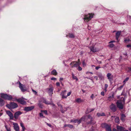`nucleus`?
I'll use <instances>...</instances> for the list:
<instances>
[{
    "label": "nucleus",
    "instance_id": "nucleus-1",
    "mask_svg": "<svg viewBox=\"0 0 131 131\" xmlns=\"http://www.w3.org/2000/svg\"><path fill=\"white\" fill-rule=\"evenodd\" d=\"M123 100L122 101V99L119 100L117 101L116 102V104L117 107L120 109L122 110L123 108V106L124 104L125 99L124 98H122Z\"/></svg>",
    "mask_w": 131,
    "mask_h": 131
},
{
    "label": "nucleus",
    "instance_id": "nucleus-2",
    "mask_svg": "<svg viewBox=\"0 0 131 131\" xmlns=\"http://www.w3.org/2000/svg\"><path fill=\"white\" fill-rule=\"evenodd\" d=\"M0 96L5 100H10L12 99L13 97L10 95H7L6 94L1 93L0 94Z\"/></svg>",
    "mask_w": 131,
    "mask_h": 131
},
{
    "label": "nucleus",
    "instance_id": "nucleus-3",
    "mask_svg": "<svg viewBox=\"0 0 131 131\" xmlns=\"http://www.w3.org/2000/svg\"><path fill=\"white\" fill-rule=\"evenodd\" d=\"M6 106L9 109H11L17 107L18 105L14 102H11L9 104L7 105Z\"/></svg>",
    "mask_w": 131,
    "mask_h": 131
},
{
    "label": "nucleus",
    "instance_id": "nucleus-4",
    "mask_svg": "<svg viewBox=\"0 0 131 131\" xmlns=\"http://www.w3.org/2000/svg\"><path fill=\"white\" fill-rule=\"evenodd\" d=\"M102 127L105 128L106 131H112L111 128V125L106 123H102L101 125Z\"/></svg>",
    "mask_w": 131,
    "mask_h": 131
},
{
    "label": "nucleus",
    "instance_id": "nucleus-5",
    "mask_svg": "<svg viewBox=\"0 0 131 131\" xmlns=\"http://www.w3.org/2000/svg\"><path fill=\"white\" fill-rule=\"evenodd\" d=\"M93 14H89L86 15L84 17V19L85 21L88 22L93 17Z\"/></svg>",
    "mask_w": 131,
    "mask_h": 131
},
{
    "label": "nucleus",
    "instance_id": "nucleus-6",
    "mask_svg": "<svg viewBox=\"0 0 131 131\" xmlns=\"http://www.w3.org/2000/svg\"><path fill=\"white\" fill-rule=\"evenodd\" d=\"M85 120V117H82L80 119H73L71 120V122H73L74 123H77L78 124L80 123L82 121H84Z\"/></svg>",
    "mask_w": 131,
    "mask_h": 131
},
{
    "label": "nucleus",
    "instance_id": "nucleus-7",
    "mask_svg": "<svg viewBox=\"0 0 131 131\" xmlns=\"http://www.w3.org/2000/svg\"><path fill=\"white\" fill-rule=\"evenodd\" d=\"M86 116L87 117V119H91L90 121L88 123V124H94L95 123V122L93 121V118L90 115H88L86 116H84L85 119V117Z\"/></svg>",
    "mask_w": 131,
    "mask_h": 131
},
{
    "label": "nucleus",
    "instance_id": "nucleus-8",
    "mask_svg": "<svg viewBox=\"0 0 131 131\" xmlns=\"http://www.w3.org/2000/svg\"><path fill=\"white\" fill-rule=\"evenodd\" d=\"M19 87L22 92H24L27 90L25 85L22 84L20 82H19Z\"/></svg>",
    "mask_w": 131,
    "mask_h": 131
},
{
    "label": "nucleus",
    "instance_id": "nucleus-9",
    "mask_svg": "<svg viewBox=\"0 0 131 131\" xmlns=\"http://www.w3.org/2000/svg\"><path fill=\"white\" fill-rule=\"evenodd\" d=\"M6 113L9 117L10 119H13L14 118V116L12 113L9 111H6Z\"/></svg>",
    "mask_w": 131,
    "mask_h": 131
},
{
    "label": "nucleus",
    "instance_id": "nucleus-10",
    "mask_svg": "<svg viewBox=\"0 0 131 131\" xmlns=\"http://www.w3.org/2000/svg\"><path fill=\"white\" fill-rule=\"evenodd\" d=\"M34 107H35L34 106L26 107L24 108V110L27 112L31 111L34 108Z\"/></svg>",
    "mask_w": 131,
    "mask_h": 131
},
{
    "label": "nucleus",
    "instance_id": "nucleus-11",
    "mask_svg": "<svg viewBox=\"0 0 131 131\" xmlns=\"http://www.w3.org/2000/svg\"><path fill=\"white\" fill-rule=\"evenodd\" d=\"M107 77L109 81L111 82L113 80V76L111 73H108L107 75Z\"/></svg>",
    "mask_w": 131,
    "mask_h": 131
},
{
    "label": "nucleus",
    "instance_id": "nucleus-12",
    "mask_svg": "<svg viewBox=\"0 0 131 131\" xmlns=\"http://www.w3.org/2000/svg\"><path fill=\"white\" fill-rule=\"evenodd\" d=\"M13 125H14V129L16 131H19V127L17 124L16 123H13Z\"/></svg>",
    "mask_w": 131,
    "mask_h": 131
},
{
    "label": "nucleus",
    "instance_id": "nucleus-13",
    "mask_svg": "<svg viewBox=\"0 0 131 131\" xmlns=\"http://www.w3.org/2000/svg\"><path fill=\"white\" fill-rule=\"evenodd\" d=\"M22 114V112L20 111H18L15 113L14 114V117L15 119L18 118V116Z\"/></svg>",
    "mask_w": 131,
    "mask_h": 131
},
{
    "label": "nucleus",
    "instance_id": "nucleus-14",
    "mask_svg": "<svg viewBox=\"0 0 131 131\" xmlns=\"http://www.w3.org/2000/svg\"><path fill=\"white\" fill-rule=\"evenodd\" d=\"M17 102L23 105H25L26 104V101L21 98L18 99L17 100Z\"/></svg>",
    "mask_w": 131,
    "mask_h": 131
},
{
    "label": "nucleus",
    "instance_id": "nucleus-15",
    "mask_svg": "<svg viewBox=\"0 0 131 131\" xmlns=\"http://www.w3.org/2000/svg\"><path fill=\"white\" fill-rule=\"evenodd\" d=\"M46 90H47V92L49 95L52 94L53 93V88L52 87H51L50 88H47Z\"/></svg>",
    "mask_w": 131,
    "mask_h": 131
},
{
    "label": "nucleus",
    "instance_id": "nucleus-16",
    "mask_svg": "<svg viewBox=\"0 0 131 131\" xmlns=\"http://www.w3.org/2000/svg\"><path fill=\"white\" fill-rule=\"evenodd\" d=\"M66 91H67L66 90H64L61 92L60 95L62 96V98L66 99L67 98V96L65 95L66 94Z\"/></svg>",
    "mask_w": 131,
    "mask_h": 131
},
{
    "label": "nucleus",
    "instance_id": "nucleus-17",
    "mask_svg": "<svg viewBox=\"0 0 131 131\" xmlns=\"http://www.w3.org/2000/svg\"><path fill=\"white\" fill-rule=\"evenodd\" d=\"M110 107L111 110L114 112H115L116 110V107L115 105L112 103L110 106Z\"/></svg>",
    "mask_w": 131,
    "mask_h": 131
},
{
    "label": "nucleus",
    "instance_id": "nucleus-18",
    "mask_svg": "<svg viewBox=\"0 0 131 131\" xmlns=\"http://www.w3.org/2000/svg\"><path fill=\"white\" fill-rule=\"evenodd\" d=\"M66 37H69L71 38H74L75 37V36L73 33H69L68 35H66Z\"/></svg>",
    "mask_w": 131,
    "mask_h": 131
},
{
    "label": "nucleus",
    "instance_id": "nucleus-19",
    "mask_svg": "<svg viewBox=\"0 0 131 131\" xmlns=\"http://www.w3.org/2000/svg\"><path fill=\"white\" fill-rule=\"evenodd\" d=\"M81 62H76L75 64H74L73 66H71V67L73 68V67H77L80 66L81 64Z\"/></svg>",
    "mask_w": 131,
    "mask_h": 131
},
{
    "label": "nucleus",
    "instance_id": "nucleus-20",
    "mask_svg": "<svg viewBox=\"0 0 131 131\" xmlns=\"http://www.w3.org/2000/svg\"><path fill=\"white\" fill-rule=\"evenodd\" d=\"M121 32V31H118L116 33V39L117 40H118V39L120 35Z\"/></svg>",
    "mask_w": 131,
    "mask_h": 131
},
{
    "label": "nucleus",
    "instance_id": "nucleus-21",
    "mask_svg": "<svg viewBox=\"0 0 131 131\" xmlns=\"http://www.w3.org/2000/svg\"><path fill=\"white\" fill-rule=\"evenodd\" d=\"M126 117V116L124 114H122L121 115V119L123 122H124L125 120V117Z\"/></svg>",
    "mask_w": 131,
    "mask_h": 131
},
{
    "label": "nucleus",
    "instance_id": "nucleus-22",
    "mask_svg": "<svg viewBox=\"0 0 131 131\" xmlns=\"http://www.w3.org/2000/svg\"><path fill=\"white\" fill-rule=\"evenodd\" d=\"M116 128L118 131H121L124 129V128L123 127L118 125L117 126Z\"/></svg>",
    "mask_w": 131,
    "mask_h": 131
},
{
    "label": "nucleus",
    "instance_id": "nucleus-23",
    "mask_svg": "<svg viewBox=\"0 0 131 131\" xmlns=\"http://www.w3.org/2000/svg\"><path fill=\"white\" fill-rule=\"evenodd\" d=\"M90 49L91 51L93 52H94L97 51V50L95 48H94L93 47H90Z\"/></svg>",
    "mask_w": 131,
    "mask_h": 131
},
{
    "label": "nucleus",
    "instance_id": "nucleus-24",
    "mask_svg": "<svg viewBox=\"0 0 131 131\" xmlns=\"http://www.w3.org/2000/svg\"><path fill=\"white\" fill-rule=\"evenodd\" d=\"M5 104V102L2 98H0V106H3Z\"/></svg>",
    "mask_w": 131,
    "mask_h": 131
},
{
    "label": "nucleus",
    "instance_id": "nucleus-25",
    "mask_svg": "<svg viewBox=\"0 0 131 131\" xmlns=\"http://www.w3.org/2000/svg\"><path fill=\"white\" fill-rule=\"evenodd\" d=\"M42 102L43 103L46 104H51V103L49 101H47L45 99L43 98L42 99Z\"/></svg>",
    "mask_w": 131,
    "mask_h": 131
},
{
    "label": "nucleus",
    "instance_id": "nucleus-26",
    "mask_svg": "<svg viewBox=\"0 0 131 131\" xmlns=\"http://www.w3.org/2000/svg\"><path fill=\"white\" fill-rule=\"evenodd\" d=\"M57 104L58 105V106L61 108V112L62 113H64V111L67 110L66 108H65V110L64 111H63V110L62 106L59 103H58Z\"/></svg>",
    "mask_w": 131,
    "mask_h": 131
},
{
    "label": "nucleus",
    "instance_id": "nucleus-27",
    "mask_svg": "<svg viewBox=\"0 0 131 131\" xmlns=\"http://www.w3.org/2000/svg\"><path fill=\"white\" fill-rule=\"evenodd\" d=\"M97 115L99 117H100V116H105V114L104 113H97Z\"/></svg>",
    "mask_w": 131,
    "mask_h": 131
},
{
    "label": "nucleus",
    "instance_id": "nucleus-28",
    "mask_svg": "<svg viewBox=\"0 0 131 131\" xmlns=\"http://www.w3.org/2000/svg\"><path fill=\"white\" fill-rule=\"evenodd\" d=\"M51 73L52 74L56 75L57 74V73L56 70L54 69L51 71Z\"/></svg>",
    "mask_w": 131,
    "mask_h": 131
},
{
    "label": "nucleus",
    "instance_id": "nucleus-29",
    "mask_svg": "<svg viewBox=\"0 0 131 131\" xmlns=\"http://www.w3.org/2000/svg\"><path fill=\"white\" fill-rule=\"evenodd\" d=\"M113 98V96H109V97H108V100L109 101H112Z\"/></svg>",
    "mask_w": 131,
    "mask_h": 131
},
{
    "label": "nucleus",
    "instance_id": "nucleus-30",
    "mask_svg": "<svg viewBox=\"0 0 131 131\" xmlns=\"http://www.w3.org/2000/svg\"><path fill=\"white\" fill-rule=\"evenodd\" d=\"M115 122L118 123L119 122V119L118 117H116L115 119Z\"/></svg>",
    "mask_w": 131,
    "mask_h": 131
},
{
    "label": "nucleus",
    "instance_id": "nucleus-31",
    "mask_svg": "<svg viewBox=\"0 0 131 131\" xmlns=\"http://www.w3.org/2000/svg\"><path fill=\"white\" fill-rule=\"evenodd\" d=\"M76 101L77 103H81L82 102V100L80 98H78L76 99Z\"/></svg>",
    "mask_w": 131,
    "mask_h": 131
},
{
    "label": "nucleus",
    "instance_id": "nucleus-32",
    "mask_svg": "<svg viewBox=\"0 0 131 131\" xmlns=\"http://www.w3.org/2000/svg\"><path fill=\"white\" fill-rule=\"evenodd\" d=\"M99 77L102 80L103 78V77L102 75V74L101 73H100L98 75Z\"/></svg>",
    "mask_w": 131,
    "mask_h": 131
},
{
    "label": "nucleus",
    "instance_id": "nucleus-33",
    "mask_svg": "<svg viewBox=\"0 0 131 131\" xmlns=\"http://www.w3.org/2000/svg\"><path fill=\"white\" fill-rule=\"evenodd\" d=\"M108 85L107 84H105L104 90L105 92H106L107 91V89L108 87Z\"/></svg>",
    "mask_w": 131,
    "mask_h": 131
},
{
    "label": "nucleus",
    "instance_id": "nucleus-34",
    "mask_svg": "<svg viewBox=\"0 0 131 131\" xmlns=\"http://www.w3.org/2000/svg\"><path fill=\"white\" fill-rule=\"evenodd\" d=\"M5 127L7 131H11L10 128L8 127L7 125H5Z\"/></svg>",
    "mask_w": 131,
    "mask_h": 131
},
{
    "label": "nucleus",
    "instance_id": "nucleus-35",
    "mask_svg": "<svg viewBox=\"0 0 131 131\" xmlns=\"http://www.w3.org/2000/svg\"><path fill=\"white\" fill-rule=\"evenodd\" d=\"M72 78L73 79L76 80H78V79L77 77L76 76H74L73 74H72Z\"/></svg>",
    "mask_w": 131,
    "mask_h": 131
},
{
    "label": "nucleus",
    "instance_id": "nucleus-36",
    "mask_svg": "<svg viewBox=\"0 0 131 131\" xmlns=\"http://www.w3.org/2000/svg\"><path fill=\"white\" fill-rule=\"evenodd\" d=\"M108 46L109 47L112 48L114 46V45L113 43H111Z\"/></svg>",
    "mask_w": 131,
    "mask_h": 131
},
{
    "label": "nucleus",
    "instance_id": "nucleus-37",
    "mask_svg": "<svg viewBox=\"0 0 131 131\" xmlns=\"http://www.w3.org/2000/svg\"><path fill=\"white\" fill-rule=\"evenodd\" d=\"M124 85L121 86L120 87L118 88V90H120L122 89Z\"/></svg>",
    "mask_w": 131,
    "mask_h": 131
},
{
    "label": "nucleus",
    "instance_id": "nucleus-38",
    "mask_svg": "<svg viewBox=\"0 0 131 131\" xmlns=\"http://www.w3.org/2000/svg\"><path fill=\"white\" fill-rule=\"evenodd\" d=\"M94 110V108H91V109H89L88 110L89 112H91L92 111H93Z\"/></svg>",
    "mask_w": 131,
    "mask_h": 131
},
{
    "label": "nucleus",
    "instance_id": "nucleus-39",
    "mask_svg": "<svg viewBox=\"0 0 131 131\" xmlns=\"http://www.w3.org/2000/svg\"><path fill=\"white\" fill-rule=\"evenodd\" d=\"M38 105L39 107L41 108H42V104L40 103H39L38 104Z\"/></svg>",
    "mask_w": 131,
    "mask_h": 131
},
{
    "label": "nucleus",
    "instance_id": "nucleus-40",
    "mask_svg": "<svg viewBox=\"0 0 131 131\" xmlns=\"http://www.w3.org/2000/svg\"><path fill=\"white\" fill-rule=\"evenodd\" d=\"M32 92H33V93L34 94H35L36 95L37 94V92L36 91H35L33 89H32Z\"/></svg>",
    "mask_w": 131,
    "mask_h": 131
},
{
    "label": "nucleus",
    "instance_id": "nucleus-41",
    "mask_svg": "<svg viewBox=\"0 0 131 131\" xmlns=\"http://www.w3.org/2000/svg\"><path fill=\"white\" fill-rule=\"evenodd\" d=\"M78 68L77 69L79 71H81L82 70V68L80 67V66H78Z\"/></svg>",
    "mask_w": 131,
    "mask_h": 131
},
{
    "label": "nucleus",
    "instance_id": "nucleus-42",
    "mask_svg": "<svg viewBox=\"0 0 131 131\" xmlns=\"http://www.w3.org/2000/svg\"><path fill=\"white\" fill-rule=\"evenodd\" d=\"M130 40L129 39H125L124 40V41L125 42L126 41L129 42Z\"/></svg>",
    "mask_w": 131,
    "mask_h": 131
},
{
    "label": "nucleus",
    "instance_id": "nucleus-43",
    "mask_svg": "<svg viewBox=\"0 0 131 131\" xmlns=\"http://www.w3.org/2000/svg\"><path fill=\"white\" fill-rule=\"evenodd\" d=\"M68 127L71 128H72L73 127V126L72 125L70 124H68Z\"/></svg>",
    "mask_w": 131,
    "mask_h": 131
},
{
    "label": "nucleus",
    "instance_id": "nucleus-44",
    "mask_svg": "<svg viewBox=\"0 0 131 131\" xmlns=\"http://www.w3.org/2000/svg\"><path fill=\"white\" fill-rule=\"evenodd\" d=\"M71 92H68L67 93V95L66 96H67H67H69L71 95Z\"/></svg>",
    "mask_w": 131,
    "mask_h": 131
},
{
    "label": "nucleus",
    "instance_id": "nucleus-45",
    "mask_svg": "<svg viewBox=\"0 0 131 131\" xmlns=\"http://www.w3.org/2000/svg\"><path fill=\"white\" fill-rule=\"evenodd\" d=\"M83 66V67H85L86 66V64L85 63V62L84 61H83L82 62Z\"/></svg>",
    "mask_w": 131,
    "mask_h": 131
},
{
    "label": "nucleus",
    "instance_id": "nucleus-46",
    "mask_svg": "<svg viewBox=\"0 0 131 131\" xmlns=\"http://www.w3.org/2000/svg\"><path fill=\"white\" fill-rule=\"evenodd\" d=\"M18 99H17L16 98H12V99L11 100H12V101H17V100Z\"/></svg>",
    "mask_w": 131,
    "mask_h": 131
},
{
    "label": "nucleus",
    "instance_id": "nucleus-47",
    "mask_svg": "<svg viewBox=\"0 0 131 131\" xmlns=\"http://www.w3.org/2000/svg\"><path fill=\"white\" fill-rule=\"evenodd\" d=\"M51 80H57V79L55 78L52 77L51 78Z\"/></svg>",
    "mask_w": 131,
    "mask_h": 131
},
{
    "label": "nucleus",
    "instance_id": "nucleus-48",
    "mask_svg": "<svg viewBox=\"0 0 131 131\" xmlns=\"http://www.w3.org/2000/svg\"><path fill=\"white\" fill-rule=\"evenodd\" d=\"M20 125L21 126V127H22L24 126V124L22 122H21L20 123Z\"/></svg>",
    "mask_w": 131,
    "mask_h": 131
},
{
    "label": "nucleus",
    "instance_id": "nucleus-49",
    "mask_svg": "<svg viewBox=\"0 0 131 131\" xmlns=\"http://www.w3.org/2000/svg\"><path fill=\"white\" fill-rule=\"evenodd\" d=\"M2 110H0V116H1L3 114V113L2 112Z\"/></svg>",
    "mask_w": 131,
    "mask_h": 131
},
{
    "label": "nucleus",
    "instance_id": "nucleus-50",
    "mask_svg": "<svg viewBox=\"0 0 131 131\" xmlns=\"http://www.w3.org/2000/svg\"><path fill=\"white\" fill-rule=\"evenodd\" d=\"M128 72H130L131 73V68H128Z\"/></svg>",
    "mask_w": 131,
    "mask_h": 131
},
{
    "label": "nucleus",
    "instance_id": "nucleus-51",
    "mask_svg": "<svg viewBox=\"0 0 131 131\" xmlns=\"http://www.w3.org/2000/svg\"><path fill=\"white\" fill-rule=\"evenodd\" d=\"M101 94L103 96H104L105 95L104 92L103 91L101 93Z\"/></svg>",
    "mask_w": 131,
    "mask_h": 131
},
{
    "label": "nucleus",
    "instance_id": "nucleus-52",
    "mask_svg": "<svg viewBox=\"0 0 131 131\" xmlns=\"http://www.w3.org/2000/svg\"><path fill=\"white\" fill-rule=\"evenodd\" d=\"M39 115H40V116L41 117H43V114L42 113H40Z\"/></svg>",
    "mask_w": 131,
    "mask_h": 131
},
{
    "label": "nucleus",
    "instance_id": "nucleus-53",
    "mask_svg": "<svg viewBox=\"0 0 131 131\" xmlns=\"http://www.w3.org/2000/svg\"><path fill=\"white\" fill-rule=\"evenodd\" d=\"M56 84L57 86H59L60 85V83L59 82H57L56 83Z\"/></svg>",
    "mask_w": 131,
    "mask_h": 131
},
{
    "label": "nucleus",
    "instance_id": "nucleus-54",
    "mask_svg": "<svg viewBox=\"0 0 131 131\" xmlns=\"http://www.w3.org/2000/svg\"><path fill=\"white\" fill-rule=\"evenodd\" d=\"M46 123L47 125L48 126H49L50 127H51V124H49L47 123Z\"/></svg>",
    "mask_w": 131,
    "mask_h": 131
},
{
    "label": "nucleus",
    "instance_id": "nucleus-55",
    "mask_svg": "<svg viewBox=\"0 0 131 131\" xmlns=\"http://www.w3.org/2000/svg\"><path fill=\"white\" fill-rule=\"evenodd\" d=\"M101 68V67L99 66L96 67H95V69L96 70H98L99 68Z\"/></svg>",
    "mask_w": 131,
    "mask_h": 131
},
{
    "label": "nucleus",
    "instance_id": "nucleus-56",
    "mask_svg": "<svg viewBox=\"0 0 131 131\" xmlns=\"http://www.w3.org/2000/svg\"><path fill=\"white\" fill-rule=\"evenodd\" d=\"M127 47V48H131V45H127L126 46Z\"/></svg>",
    "mask_w": 131,
    "mask_h": 131
},
{
    "label": "nucleus",
    "instance_id": "nucleus-57",
    "mask_svg": "<svg viewBox=\"0 0 131 131\" xmlns=\"http://www.w3.org/2000/svg\"><path fill=\"white\" fill-rule=\"evenodd\" d=\"M22 130L21 131H24V130L25 129V128L24 127V126L22 127Z\"/></svg>",
    "mask_w": 131,
    "mask_h": 131
},
{
    "label": "nucleus",
    "instance_id": "nucleus-58",
    "mask_svg": "<svg viewBox=\"0 0 131 131\" xmlns=\"http://www.w3.org/2000/svg\"><path fill=\"white\" fill-rule=\"evenodd\" d=\"M94 97V95L93 94H92L91 95V97L92 99H93V98Z\"/></svg>",
    "mask_w": 131,
    "mask_h": 131
},
{
    "label": "nucleus",
    "instance_id": "nucleus-59",
    "mask_svg": "<svg viewBox=\"0 0 131 131\" xmlns=\"http://www.w3.org/2000/svg\"><path fill=\"white\" fill-rule=\"evenodd\" d=\"M76 61H73L72 62V65L73 66L74 65V64H75L76 62Z\"/></svg>",
    "mask_w": 131,
    "mask_h": 131
},
{
    "label": "nucleus",
    "instance_id": "nucleus-60",
    "mask_svg": "<svg viewBox=\"0 0 131 131\" xmlns=\"http://www.w3.org/2000/svg\"><path fill=\"white\" fill-rule=\"evenodd\" d=\"M128 79H129V78L128 77H127L125 79V81L127 82L128 80Z\"/></svg>",
    "mask_w": 131,
    "mask_h": 131
},
{
    "label": "nucleus",
    "instance_id": "nucleus-61",
    "mask_svg": "<svg viewBox=\"0 0 131 131\" xmlns=\"http://www.w3.org/2000/svg\"><path fill=\"white\" fill-rule=\"evenodd\" d=\"M115 42V41H110V42H109V43H111L114 42Z\"/></svg>",
    "mask_w": 131,
    "mask_h": 131
},
{
    "label": "nucleus",
    "instance_id": "nucleus-62",
    "mask_svg": "<svg viewBox=\"0 0 131 131\" xmlns=\"http://www.w3.org/2000/svg\"><path fill=\"white\" fill-rule=\"evenodd\" d=\"M63 78H60V80H59L60 81H62L63 80Z\"/></svg>",
    "mask_w": 131,
    "mask_h": 131
},
{
    "label": "nucleus",
    "instance_id": "nucleus-63",
    "mask_svg": "<svg viewBox=\"0 0 131 131\" xmlns=\"http://www.w3.org/2000/svg\"><path fill=\"white\" fill-rule=\"evenodd\" d=\"M43 112L45 114H47V111H44Z\"/></svg>",
    "mask_w": 131,
    "mask_h": 131
},
{
    "label": "nucleus",
    "instance_id": "nucleus-64",
    "mask_svg": "<svg viewBox=\"0 0 131 131\" xmlns=\"http://www.w3.org/2000/svg\"><path fill=\"white\" fill-rule=\"evenodd\" d=\"M113 131H118L115 129L114 128L113 130Z\"/></svg>",
    "mask_w": 131,
    "mask_h": 131
}]
</instances>
